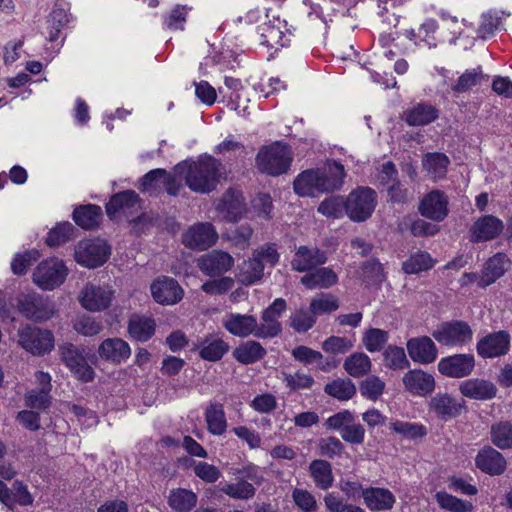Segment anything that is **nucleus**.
<instances>
[{"instance_id":"nucleus-45","label":"nucleus","mask_w":512,"mask_h":512,"mask_svg":"<svg viewBox=\"0 0 512 512\" xmlns=\"http://www.w3.org/2000/svg\"><path fill=\"white\" fill-rule=\"evenodd\" d=\"M170 179L165 169H154L146 173L139 182V190L149 195H157L162 190L163 181Z\"/></svg>"},{"instance_id":"nucleus-6","label":"nucleus","mask_w":512,"mask_h":512,"mask_svg":"<svg viewBox=\"0 0 512 512\" xmlns=\"http://www.w3.org/2000/svg\"><path fill=\"white\" fill-rule=\"evenodd\" d=\"M67 274L68 269L62 260L50 258L38 264L33 273V281L44 290H53L65 281Z\"/></svg>"},{"instance_id":"nucleus-8","label":"nucleus","mask_w":512,"mask_h":512,"mask_svg":"<svg viewBox=\"0 0 512 512\" xmlns=\"http://www.w3.org/2000/svg\"><path fill=\"white\" fill-rule=\"evenodd\" d=\"M109 254L110 249L103 240H83L75 246L74 258L82 266L96 268L106 262Z\"/></svg>"},{"instance_id":"nucleus-15","label":"nucleus","mask_w":512,"mask_h":512,"mask_svg":"<svg viewBox=\"0 0 512 512\" xmlns=\"http://www.w3.org/2000/svg\"><path fill=\"white\" fill-rule=\"evenodd\" d=\"M448 196L440 190H432L427 193L419 203V213L432 221H443L448 213Z\"/></svg>"},{"instance_id":"nucleus-22","label":"nucleus","mask_w":512,"mask_h":512,"mask_svg":"<svg viewBox=\"0 0 512 512\" xmlns=\"http://www.w3.org/2000/svg\"><path fill=\"white\" fill-rule=\"evenodd\" d=\"M475 464L482 472L491 475H501L505 472L507 462L502 453L491 446H484L476 455Z\"/></svg>"},{"instance_id":"nucleus-36","label":"nucleus","mask_w":512,"mask_h":512,"mask_svg":"<svg viewBox=\"0 0 512 512\" xmlns=\"http://www.w3.org/2000/svg\"><path fill=\"white\" fill-rule=\"evenodd\" d=\"M264 276V264L253 255L238 266L237 280L246 286L259 282Z\"/></svg>"},{"instance_id":"nucleus-60","label":"nucleus","mask_w":512,"mask_h":512,"mask_svg":"<svg viewBox=\"0 0 512 512\" xmlns=\"http://www.w3.org/2000/svg\"><path fill=\"white\" fill-rule=\"evenodd\" d=\"M48 387L29 391L25 396L26 406L32 409H46L51 404Z\"/></svg>"},{"instance_id":"nucleus-46","label":"nucleus","mask_w":512,"mask_h":512,"mask_svg":"<svg viewBox=\"0 0 512 512\" xmlns=\"http://www.w3.org/2000/svg\"><path fill=\"white\" fill-rule=\"evenodd\" d=\"M490 436L491 442L499 449H512V424L510 421L492 424Z\"/></svg>"},{"instance_id":"nucleus-16","label":"nucleus","mask_w":512,"mask_h":512,"mask_svg":"<svg viewBox=\"0 0 512 512\" xmlns=\"http://www.w3.org/2000/svg\"><path fill=\"white\" fill-rule=\"evenodd\" d=\"M218 239L211 223H198L191 226L182 236L183 244L190 249L206 250Z\"/></svg>"},{"instance_id":"nucleus-2","label":"nucleus","mask_w":512,"mask_h":512,"mask_svg":"<svg viewBox=\"0 0 512 512\" xmlns=\"http://www.w3.org/2000/svg\"><path fill=\"white\" fill-rule=\"evenodd\" d=\"M222 163L212 156H204L192 162L185 176L186 185L196 193H210L220 181Z\"/></svg>"},{"instance_id":"nucleus-17","label":"nucleus","mask_w":512,"mask_h":512,"mask_svg":"<svg viewBox=\"0 0 512 512\" xmlns=\"http://www.w3.org/2000/svg\"><path fill=\"white\" fill-rule=\"evenodd\" d=\"M113 291L108 287L88 283L82 289L79 301L83 308L89 311L107 309L112 301Z\"/></svg>"},{"instance_id":"nucleus-58","label":"nucleus","mask_w":512,"mask_h":512,"mask_svg":"<svg viewBox=\"0 0 512 512\" xmlns=\"http://www.w3.org/2000/svg\"><path fill=\"white\" fill-rule=\"evenodd\" d=\"M232 474L236 476L237 479L250 480V483L254 486L262 485L265 480L261 469L252 463L244 465L241 468H233Z\"/></svg>"},{"instance_id":"nucleus-14","label":"nucleus","mask_w":512,"mask_h":512,"mask_svg":"<svg viewBox=\"0 0 512 512\" xmlns=\"http://www.w3.org/2000/svg\"><path fill=\"white\" fill-rule=\"evenodd\" d=\"M438 371L449 378H464L469 376L475 368L473 354H454L440 359L437 364Z\"/></svg>"},{"instance_id":"nucleus-26","label":"nucleus","mask_w":512,"mask_h":512,"mask_svg":"<svg viewBox=\"0 0 512 512\" xmlns=\"http://www.w3.org/2000/svg\"><path fill=\"white\" fill-rule=\"evenodd\" d=\"M405 389L417 396H426L435 388L434 377L420 369L408 371L403 376Z\"/></svg>"},{"instance_id":"nucleus-1","label":"nucleus","mask_w":512,"mask_h":512,"mask_svg":"<svg viewBox=\"0 0 512 512\" xmlns=\"http://www.w3.org/2000/svg\"><path fill=\"white\" fill-rule=\"evenodd\" d=\"M346 176L344 166L336 161L328 162L323 168L306 170L295 179L294 191L300 196H315L338 190Z\"/></svg>"},{"instance_id":"nucleus-49","label":"nucleus","mask_w":512,"mask_h":512,"mask_svg":"<svg viewBox=\"0 0 512 512\" xmlns=\"http://www.w3.org/2000/svg\"><path fill=\"white\" fill-rule=\"evenodd\" d=\"M221 491L227 496L237 500H249L256 494L255 486L243 479H237L236 483H227Z\"/></svg>"},{"instance_id":"nucleus-50","label":"nucleus","mask_w":512,"mask_h":512,"mask_svg":"<svg viewBox=\"0 0 512 512\" xmlns=\"http://www.w3.org/2000/svg\"><path fill=\"white\" fill-rule=\"evenodd\" d=\"M218 208L222 211H226L231 219L236 220V218L243 212L241 193L233 189L227 190L223 194Z\"/></svg>"},{"instance_id":"nucleus-40","label":"nucleus","mask_w":512,"mask_h":512,"mask_svg":"<svg viewBox=\"0 0 512 512\" xmlns=\"http://www.w3.org/2000/svg\"><path fill=\"white\" fill-rule=\"evenodd\" d=\"M292 356L299 362L305 365L317 363L318 368L322 371H329L331 368L336 367V363L324 362L323 355L310 347L300 345L292 350Z\"/></svg>"},{"instance_id":"nucleus-48","label":"nucleus","mask_w":512,"mask_h":512,"mask_svg":"<svg viewBox=\"0 0 512 512\" xmlns=\"http://www.w3.org/2000/svg\"><path fill=\"white\" fill-rule=\"evenodd\" d=\"M383 363L392 370H404L410 366L404 348L396 345H389L384 349Z\"/></svg>"},{"instance_id":"nucleus-44","label":"nucleus","mask_w":512,"mask_h":512,"mask_svg":"<svg viewBox=\"0 0 512 512\" xmlns=\"http://www.w3.org/2000/svg\"><path fill=\"white\" fill-rule=\"evenodd\" d=\"M324 391L340 401H347L356 394V386L349 378H338L326 384Z\"/></svg>"},{"instance_id":"nucleus-31","label":"nucleus","mask_w":512,"mask_h":512,"mask_svg":"<svg viewBox=\"0 0 512 512\" xmlns=\"http://www.w3.org/2000/svg\"><path fill=\"white\" fill-rule=\"evenodd\" d=\"M103 217L102 209L95 204H86L76 207L73 211V220L85 230L97 227Z\"/></svg>"},{"instance_id":"nucleus-9","label":"nucleus","mask_w":512,"mask_h":512,"mask_svg":"<svg viewBox=\"0 0 512 512\" xmlns=\"http://www.w3.org/2000/svg\"><path fill=\"white\" fill-rule=\"evenodd\" d=\"M61 361L70 369V371L82 382L92 381L94 371L87 363V360L77 346L71 343H64L58 348Z\"/></svg>"},{"instance_id":"nucleus-5","label":"nucleus","mask_w":512,"mask_h":512,"mask_svg":"<svg viewBox=\"0 0 512 512\" xmlns=\"http://www.w3.org/2000/svg\"><path fill=\"white\" fill-rule=\"evenodd\" d=\"M377 203L376 192L369 187H358L346 198V215L354 222L371 217Z\"/></svg>"},{"instance_id":"nucleus-42","label":"nucleus","mask_w":512,"mask_h":512,"mask_svg":"<svg viewBox=\"0 0 512 512\" xmlns=\"http://www.w3.org/2000/svg\"><path fill=\"white\" fill-rule=\"evenodd\" d=\"M155 333V321L150 317L133 315L130 317V336L138 341H147Z\"/></svg>"},{"instance_id":"nucleus-3","label":"nucleus","mask_w":512,"mask_h":512,"mask_svg":"<svg viewBox=\"0 0 512 512\" xmlns=\"http://www.w3.org/2000/svg\"><path fill=\"white\" fill-rule=\"evenodd\" d=\"M291 161L290 147L279 142L261 149L256 157L259 170L272 176L285 173Z\"/></svg>"},{"instance_id":"nucleus-59","label":"nucleus","mask_w":512,"mask_h":512,"mask_svg":"<svg viewBox=\"0 0 512 512\" xmlns=\"http://www.w3.org/2000/svg\"><path fill=\"white\" fill-rule=\"evenodd\" d=\"M292 499L303 512H315L318 508L315 496L306 489L295 488L292 491Z\"/></svg>"},{"instance_id":"nucleus-10","label":"nucleus","mask_w":512,"mask_h":512,"mask_svg":"<svg viewBox=\"0 0 512 512\" xmlns=\"http://www.w3.org/2000/svg\"><path fill=\"white\" fill-rule=\"evenodd\" d=\"M19 343L26 351L41 356L53 349L54 336L49 330L27 326L19 333Z\"/></svg>"},{"instance_id":"nucleus-61","label":"nucleus","mask_w":512,"mask_h":512,"mask_svg":"<svg viewBox=\"0 0 512 512\" xmlns=\"http://www.w3.org/2000/svg\"><path fill=\"white\" fill-rule=\"evenodd\" d=\"M128 205V191L114 194L106 204V214L112 221H118L123 209Z\"/></svg>"},{"instance_id":"nucleus-34","label":"nucleus","mask_w":512,"mask_h":512,"mask_svg":"<svg viewBox=\"0 0 512 512\" xmlns=\"http://www.w3.org/2000/svg\"><path fill=\"white\" fill-rule=\"evenodd\" d=\"M232 354L239 363L249 365L263 359L266 350L259 342L248 340L237 346Z\"/></svg>"},{"instance_id":"nucleus-20","label":"nucleus","mask_w":512,"mask_h":512,"mask_svg":"<svg viewBox=\"0 0 512 512\" xmlns=\"http://www.w3.org/2000/svg\"><path fill=\"white\" fill-rule=\"evenodd\" d=\"M151 294L161 305H173L183 298V289L178 282L170 277H162L152 282Z\"/></svg>"},{"instance_id":"nucleus-35","label":"nucleus","mask_w":512,"mask_h":512,"mask_svg":"<svg viewBox=\"0 0 512 512\" xmlns=\"http://www.w3.org/2000/svg\"><path fill=\"white\" fill-rule=\"evenodd\" d=\"M309 473L314 484L321 490H328L334 483L331 464L322 459H315L309 465Z\"/></svg>"},{"instance_id":"nucleus-64","label":"nucleus","mask_w":512,"mask_h":512,"mask_svg":"<svg viewBox=\"0 0 512 512\" xmlns=\"http://www.w3.org/2000/svg\"><path fill=\"white\" fill-rule=\"evenodd\" d=\"M353 347V343L346 337L330 336L323 344L322 349L330 354H345Z\"/></svg>"},{"instance_id":"nucleus-52","label":"nucleus","mask_w":512,"mask_h":512,"mask_svg":"<svg viewBox=\"0 0 512 512\" xmlns=\"http://www.w3.org/2000/svg\"><path fill=\"white\" fill-rule=\"evenodd\" d=\"M76 229L70 222L59 223L50 230L46 243L50 247L60 246L74 237Z\"/></svg>"},{"instance_id":"nucleus-11","label":"nucleus","mask_w":512,"mask_h":512,"mask_svg":"<svg viewBox=\"0 0 512 512\" xmlns=\"http://www.w3.org/2000/svg\"><path fill=\"white\" fill-rule=\"evenodd\" d=\"M510 342L511 336L508 331L491 332L478 340L476 351L483 359L498 358L508 354Z\"/></svg>"},{"instance_id":"nucleus-57","label":"nucleus","mask_w":512,"mask_h":512,"mask_svg":"<svg viewBox=\"0 0 512 512\" xmlns=\"http://www.w3.org/2000/svg\"><path fill=\"white\" fill-rule=\"evenodd\" d=\"M69 22L66 11L63 8H55L48 16L49 40L54 42L58 39L61 29Z\"/></svg>"},{"instance_id":"nucleus-62","label":"nucleus","mask_w":512,"mask_h":512,"mask_svg":"<svg viewBox=\"0 0 512 512\" xmlns=\"http://www.w3.org/2000/svg\"><path fill=\"white\" fill-rule=\"evenodd\" d=\"M73 327L79 334L84 336L97 335L103 328L101 321H97L95 318L87 315L78 317Z\"/></svg>"},{"instance_id":"nucleus-28","label":"nucleus","mask_w":512,"mask_h":512,"mask_svg":"<svg viewBox=\"0 0 512 512\" xmlns=\"http://www.w3.org/2000/svg\"><path fill=\"white\" fill-rule=\"evenodd\" d=\"M510 266V260L504 253H497L487 260L480 275L478 286L485 288L502 277Z\"/></svg>"},{"instance_id":"nucleus-47","label":"nucleus","mask_w":512,"mask_h":512,"mask_svg":"<svg viewBox=\"0 0 512 512\" xmlns=\"http://www.w3.org/2000/svg\"><path fill=\"white\" fill-rule=\"evenodd\" d=\"M434 266V260L428 252L417 251L403 262L402 269L406 274H418Z\"/></svg>"},{"instance_id":"nucleus-63","label":"nucleus","mask_w":512,"mask_h":512,"mask_svg":"<svg viewBox=\"0 0 512 512\" xmlns=\"http://www.w3.org/2000/svg\"><path fill=\"white\" fill-rule=\"evenodd\" d=\"M39 258L36 250L26 251L23 254H17L11 263V269L16 275H23L27 269Z\"/></svg>"},{"instance_id":"nucleus-4","label":"nucleus","mask_w":512,"mask_h":512,"mask_svg":"<svg viewBox=\"0 0 512 512\" xmlns=\"http://www.w3.org/2000/svg\"><path fill=\"white\" fill-rule=\"evenodd\" d=\"M432 337L443 346L462 347L471 343L473 330L463 320L442 322L432 331Z\"/></svg>"},{"instance_id":"nucleus-37","label":"nucleus","mask_w":512,"mask_h":512,"mask_svg":"<svg viewBox=\"0 0 512 512\" xmlns=\"http://www.w3.org/2000/svg\"><path fill=\"white\" fill-rule=\"evenodd\" d=\"M168 504L176 512H189L197 504V495L191 490L173 489L169 493Z\"/></svg>"},{"instance_id":"nucleus-21","label":"nucleus","mask_w":512,"mask_h":512,"mask_svg":"<svg viewBox=\"0 0 512 512\" xmlns=\"http://www.w3.org/2000/svg\"><path fill=\"white\" fill-rule=\"evenodd\" d=\"M406 346L409 357L416 363L430 364L437 359L438 348L428 336L411 338Z\"/></svg>"},{"instance_id":"nucleus-51","label":"nucleus","mask_w":512,"mask_h":512,"mask_svg":"<svg viewBox=\"0 0 512 512\" xmlns=\"http://www.w3.org/2000/svg\"><path fill=\"white\" fill-rule=\"evenodd\" d=\"M388 339L387 331L379 328H369L363 334L362 343L367 351L374 353L383 350Z\"/></svg>"},{"instance_id":"nucleus-24","label":"nucleus","mask_w":512,"mask_h":512,"mask_svg":"<svg viewBox=\"0 0 512 512\" xmlns=\"http://www.w3.org/2000/svg\"><path fill=\"white\" fill-rule=\"evenodd\" d=\"M465 402L458 401L447 393H437L429 402V410L440 419L448 420L457 417L464 408Z\"/></svg>"},{"instance_id":"nucleus-27","label":"nucleus","mask_w":512,"mask_h":512,"mask_svg":"<svg viewBox=\"0 0 512 512\" xmlns=\"http://www.w3.org/2000/svg\"><path fill=\"white\" fill-rule=\"evenodd\" d=\"M199 356L210 362L219 361L229 350V345L217 334H209L195 344Z\"/></svg>"},{"instance_id":"nucleus-54","label":"nucleus","mask_w":512,"mask_h":512,"mask_svg":"<svg viewBox=\"0 0 512 512\" xmlns=\"http://www.w3.org/2000/svg\"><path fill=\"white\" fill-rule=\"evenodd\" d=\"M385 387V382L376 375L367 377L359 385L361 395L371 401H377L383 394Z\"/></svg>"},{"instance_id":"nucleus-7","label":"nucleus","mask_w":512,"mask_h":512,"mask_svg":"<svg viewBox=\"0 0 512 512\" xmlns=\"http://www.w3.org/2000/svg\"><path fill=\"white\" fill-rule=\"evenodd\" d=\"M17 307L24 317L36 322L46 321L54 314L53 304L36 292L21 294L17 298Z\"/></svg>"},{"instance_id":"nucleus-13","label":"nucleus","mask_w":512,"mask_h":512,"mask_svg":"<svg viewBox=\"0 0 512 512\" xmlns=\"http://www.w3.org/2000/svg\"><path fill=\"white\" fill-rule=\"evenodd\" d=\"M504 228V222L500 218L492 214L483 215L478 217L470 227V241L472 243L492 241L502 234Z\"/></svg>"},{"instance_id":"nucleus-41","label":"nucleus","mask_w":512,"mask_h":512,"mask_svg":"<svg viewBox=\"0 0 512 512\" xmlns=\"http://www.w3.org/2000/svg\"><path fill=\"white\" fill-rule=\"evenodd\" d=\"M370 357L364 352H354L348 356L343 364L344 370L352 377L359 378L371 371Z\"/></svg>"},{"instance_id":"nucleus-43","label":"nucleus","mask_w":512,"mask_h":512,"mask_svg":"<svg viewBox=\"0 0 512 512\" xmlns=\"http://www.w3.org/2000/svg\"><path fill=\"white\" fill-rule=\"evenodd\" d=\"M449 164V158L440 152L427 153L422 161L423 168L433 178H443Z\"/></svg>"},{"instance_id":"nucleus-38","label":"nucleus","mask_w":512,"mask_h":512,"mask_svg":"<svg viewBox=\"0 0 512 512\" xmlns=\"http://www.w3.org/2000/svg\"><path fill=\"white\" fill-rule=\"evenodd\" d=\"M484 79L485 75L481 66L467 69L458 77L456 82L451 85V90L455 94L466 93L472 90L473 87L480 85Z\"/></svg>"},{"instance_id":"nucleus-18","label":"nucleus","mask_w":512,"mask_h":512,"mask_svg":"<svg viewBox=\"0 0 512 512\" xmlns=\"http://www.w3.org/2000/svg\"><path fill=\"white\" fill-rule=\"evenodd\" d=\"M234 265L233 257L221 250H212L198 259V268L207 276H220L229 271Z\"/></svg>"},{"instance_id":"nucleus-19","label":"nucleus","mask_w":512,"mask_h":512,"mask_svg":"<svg viewBox=\"0 0 512 512\" xmlns=\"http://www.w3.org/2000/svg\"><path fill=\"white\" fill-rule=\"evenodd\" d=\"M328 260L327 253L317 247L300 246L291 261V267L298 272H310Z\"/></svg>"},{"instance_id":"nucleus-53","label":"nucleus","mask_w":512,"mask_h":512,"mask_svg":"<svg viewBox=\"0 0 512 512\" xmlns=\"http://www.w3.org/2000/svg\"><path fill=\"white\" fill-rule=\"evenodd\" d=\"M318 212L330 218H341L346 214V199L331 196L324 199L318 206Z\"/></svg>"},{"instance_id":"nucleus-56","label":"nucleus","mask_w":512,"mask_h":512,"mask_svg":"<svg viewBox=\"0 0 512 512\" xmlns=\"http://www.w3.org/2000/svg\"><path fill=\"white\" fill-rule=\"evenodd\" d=\"M436 500L441 508L453 512H469L473 507L471 503L458 499L444 491L436 494Z\"/></svg>"},{"instance_id":"nucleus-32","label":"nucleus","mask_w":512,"mask_h":512,"mask_svg":"<svg viewBox=\"0 0 512 512\" xmlns=\"http://www.w3.org/2000/svg\"><path fill=\"white\" fill-rule=\"evenodd\" d=\"M438 118V110L428 103H419L404 112V119L410 126H424Z\"/></svg>"},{"instance_id":"nucleus-55","label":"nucleus","mask_w":512,"mask_h":512,"mask_svg":"<svg viewBox=\"0 0 512 512\" xmlns=\"http://www.w3.org/2000/svg\"><path fill=\"white\" fill-rule=\"evenodd\" d=\"M316 322L315 315L312 314L311 310L300 308L294 311L290 318V326L298 333H305L311 329Z\"/></svg>"},{"instance_id":"nucleus-23","label":"nucleus","mask_w":512,"mask_h":512,"mask_svg":"<svg viewBox=\"0 0 512 512\" xmlns=\"http://www.w3.org/2000/svg\"><path fill=\"white\" fill-rule=\"evenodd\" d=\"M459 391L464 397L486 401L493 399L498 390L496 385L489 380L473 378L461 382Z\"/></svg>"},{"instance_id":"nucleus-25","label":"nucleus","mask_w":512,"mask_h":512,"mask_svg":"<svg viewBox=\"0 0 512 512\" xmlns=\"http://www.w3.org/2000/svg\"><path fill=\"white\" fill-rule=\"evenodd\" d=\"M396 497L387 488L367 487L363 493V503L372 512L391 510Z\"/></svg>"},{"instance_id":"nucleus-29","label":"nucleus","mask_w":512,"mask_h":512,"mask_svg":"<svg viewBox=\"0 0 512 512\" xmlns=\"http://www.w3.org/2000/svg\"><path fill=\"white\" fill-rule=\"evenodd\" d=\"M225 329L234 336L247 337L257 332V319L252 315L231 313L223 321Z\"/></svg>"},{"instance_id":"nucleus-30","label":"nucleus","mask_w":512,"mask_h":512,"mask_svg":"<svg viewBox=\"0 0 512 512\" xmlns=\"http://www.w3.org/2000/svg\"><path fill=\"white\" fill-rule=\"evenodd\" d=\"M338 282L337 273L329 267H316L301 277L300 283L306 288L327 289Z\"/></svg>"},{"instance_id":"nucleus-33","label":"nucleus","mask_w":512,"mask_h":512,"mask_svg":"<svg viewBox=\"0 0 512 512\" xmlns=\"http://www.w3.org/2000/svg\"><path fill=\"white\" fill-rule=\"evenodd\" d=\"M128 353V343L120 338H108L98 348L99 356L114 364H119Z\"/></svg>"},{"instance_id":"nucleus-39","label":"nucleus","mask_w":512,"mask_h":512,"mask_svg":"<svg viewBox=\"0 0 512 512\" xmlns=\"http://www.w3.org/2000/svg\"><path fill=\"white\" fill-rule=\"evenodd\" d=\"M208 431L213 435H222L227 429V421L223 405L211 403L205 412Z\"/></svg>"},{"instance_id":"nucleus-12","label":"nucleus","mask_w":512,"mask_h":512,"mask_svg":"<svg viewBox=\"0 0 512 512\" xmlns=\"http://www.w3.org/2000/svg\"><path fill=\"white\" fill-rule=\"evenodd\" d=\"M287 304L283 298H277L269 305L261 316V323H257V338H273L278 336L282 331L279 317L286 310Z\"/></svg>"}]
</instances>
